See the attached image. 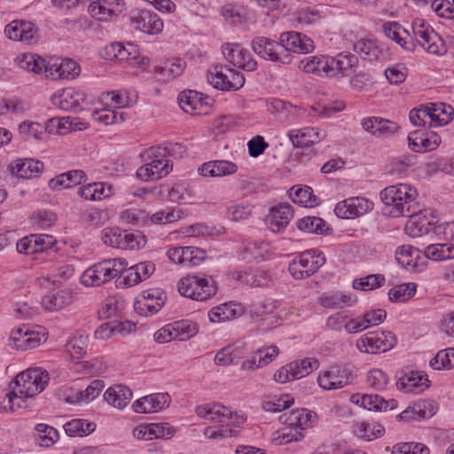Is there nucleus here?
I'll list each match as a JSON object with an SVG mask.
<instances>
[{
    "instance_id": "42",
    "label": "nucleus",
    "mask_w": 454,
    "mask_h": 454,
    "mask_svg": "<svg viewBox=\"0 0 454 454\" xmlns=\"http://www.w3.org/2000/svg\"><path fill=\"white\" fill-rule=\"evenodd\" d=\"M430 366L434 370L451 369L454 367V348L440 350L430 360Z\"/></svg>"
},
{
    "instance_id": "26",
    "label": "nucleus",
    "mask_w": 454,
    "mask_h": 454,
    "mask_svg": "<svg viewBox=\"0 0 454 454\" xmlns=\"http://www.w3.org/2000/svg\"><path fill=\"white\" fill-rule=\"evenodd\" d=\"M332 77L340 74L342 76L349 75L352 67L358 63V59L353 54L340 53L336 57H330Z\"/></svg>"
},
{
    "instance_id": "60",
    "label": "nucleus",
    "mask_w": 454,
    "mask_h": 454,
    "mask_svg": "<svg viewBox=\"0 0 454 454\" xmlns=\"http://www.w3.org/2000/svg\"><path fill=\"white\" fill-rule=\"evenodd\" d=\"M247 147L249 155L256 158L264 153L269 147V144L265 142L262 136L257 135L247 143Z\"/></svg>"
},
{
    "instance_id": "17",
    "label": "nucleus",
    "mask_w": 454,
    "mask_h": 454,
    "mask_svg": "<svg viewBox=\"0 0 454 454\" xmlns=\"http://www.w3.org/2000/svg\"><path fill=\"white\" fill-rule=\"evenodd\" d=\"M280 41L284 48L286 49V52L290 55L291 52L299 54L309 53L315 47L313 41L309 36L294 31L282 33L280 35Z\"/></svg>"
},
{
    "instance_id": "19",
    "label": "nucleus",
    "mask_w": 454,
    "mask_h": 454,
    "mask_svg": "<svg viewBox=\"0 0 454 454\" xmlns=\"http://www.w3.org/2000/svg\"><path fill=\"white\" fill-rule=\"evenodd\" d=\"M299 67L306 73L321 77H332L330 56H311L304 58Z\"/></svg>"
},
{
    "instance_id": "63",
    "label": "nucleus",
    "mask_w": 454,
    "mask_h": 454,
    "mask_svg": "<svg viewBox=\"0 0 454 454\" xmlns=\"http://www.w3.org/2000/svg\"><path fill=\"white\" fill-rule=\"evenodd\" d=\"M288 136L291 142L295 147H309V145L314 144V140L311 139V135L309 132L291 131L288 134Z\"/></svg>"
},
{
    "instance_id": "14",
    "label": "nucleus",
    "mask_w": 454,
    "mask_h": 454,
    "mask_svg": "<svg viewBox=\"0 0 454 454\" xmlns=\"http://www.w3.org/2000/svg\"><path fill=\"white\" fill-rule=\"evenodd\" d=\"M51 100L54 106L64 111L79 113L84 109L86 96L74 88H66L59 95H54Z\"/></svg>"
},
{
    "instance_id": "28",
    "label": "nucleus",
    "mask_w": 454,
    "mask_h": 454,
    "mask_svg": "<svg viewBox=\"0 0 454 454\" xmlns=\"http://www.w3.org/2000/svg\"><path fill=\"white\" fill-rule=\"evenodd\" d=\"M50 67H52V72L55 74L51 76L53 79H73L80 74L79 65L70 59H63L59 63L55 61L50 64Z\"/></svg>"
},
{
    "instance_id": "6",
    "label": "nucleus",
    "mask_w": 454,
    "mask_h": 454,
    "mask_svg": "<svg viewBox=\"0 0 454 454\" xmlns=\"http://www.w3.org/2000/svg\"><path fill=\"white\" fill-rule=\"evenodd\" d=\"M224 409V406L219 404H206L196 408V413L199 417L215 422V425L205 428L204 435L207 438L213 440L225 438L227 416L223 411Z\"/></svg>"
},
{
    "instance_id": "18",
    "label": "nucleus",
    "mask_w": 454,
    "mask_h": 454,
    "mask_svg": "<svg viewBox=\"0 0 454 454\" xmlns=\"http://www.w3.org/2000/svg\"><path fill=\"white\" fill-rule=\"evenodd\" d=\"M170 396L167 393L149 395L137 399L133 409L137 413L157 412L168 406Z\"/></svg>"
},
{
    "instance_id": "4",
    "label": "nucleus",
    "mask_w": 454,
    "mask_h": 454,
    "mask_svg": "<svg viewBox=\"0 0 454 454\" xmlns=\"http://www.w3.org/2000/svg\"><path fill=\"white\" fill-rule=\"evenodd\" d=\"M178 292L183 296L202 301L215 295L216 287L215 281L211 278L187 275L178 282Z\"/></svg>"
},
{
    "instance_id": "11",
    "label": "nucleus",
    "mask_w": 454,
    "mask_h": 454,
    "mask_svg": "<svg viewBox=\"0 0 454 454\" xmlns=\"http://www.w3.org/2000/svg\"><path fill=\"white\" fill-rule=\"evenodd\" d=\"M353 380V372L348 366L335 365L320 374L317 382L322 388L333 390L349 385Z\"/></svg>"
},
{
    "instance_id": "25",
    "label": "nucleus",
    "mask_w": 454,
    "mask_h": 454,
    "mask_svg": "<svg viewBox=\"0 0 454 454\" xmlns=\"http://www.w3.org/2000/svg\"><path fill=\"white\" fill-rule=\"evenodd\" d=\"M132 397L131 390L122 385L109 387L104 394V399L112 406L122 409Z\"/></svg>"
},
{
    "instance_id": "38",
    "label": "nucleus",
    "mask_w": 454,
    "mask_h": 454,
    "mask_svg": "<svg viewBox=\"0 0 454 454\" xmlns=\"http://www.w3.org/2000/svg\"><path fill=\"white\" fill-rule=\"evenodd\" d=\"M395 405V400L386 401L383 397L378 395H364L363 407L369 411H386L394 409Z\"/></svg>"
},
{
    "instance_id": "29",
    "label": "nucleus",
    "mask_w": 454,
    "mask_h": 454,
    "mask_svg": "<svg viewBox=\"0 0 454 454\" xmlns=\"http://www.w3.org/2000/svg\"><path fill=\"white\" fill-rule=\"evenodd\" d=\"M354 51L364 60H380L384 53L372 40L361 39L354 43Z\"/></svg>"
},
{
    "instance_id": "31",
    "label": "nucleus",
    "mask_w": 454,
    "mask_h": 454,
    "mask_svg": "<svg viewBox=\"0 0 454 454\" xmlns=\"http://www.w3.org/2000/svg\"><path fill=\"white\" fill-rule=\"evenodd\" d=\"M293 202L305 207H313L318 204V199L313 194V190L309 186L292 187L289 194Z\"/></svg>"
},
{
    "instance_id": "40",
    "label": "nucleus",
    "mask_w": 454,
    "mask_h": 454,
    "mask_svg": "<svg viewBox=\"0 0 454 454\" xmlns=\"http://www.w3.org/2000/svg\"><path fill=\"white\" fill-rule=\"evenodd\" d=\"M185 151V146L180 143H168L164 146L151 147V153L153 155L162 158L171 156L179 159L183 157Z\"/></svg>"
},
{
    "instance_id": "44",
    "label": "nucleus",
    "mask_w": 454,
    "mask_h": 454,
    "mask_svg": "<svg viewBox=\"0 0 454 454\" xmlns=\"http://www.w3.org/2000/svg\"><path fill=\"white\" fill-rule=\"evenodd\" d=\"M409 146L414 152H426L429 150L428 133L425 134L421 130H414L408 136Z\"/></svg>"
},
{
    "instance_id": "30",
    "label": "nucleus",
    "mask_w": 454,
    "mask_h": 454,
    "mask_svg": "<svg viewBox=\"0 0 454 454\" xmlns=\"http://www.w3.org/2000/svg\"><path fill=\"white\" fill-rule=\"evenodd\" d=\"M430 126H443L448 124L454 116V110L445 104H429Z\"/></svg>"
},
{
    "instance_id": "35",
    "label": "nucleus",
    "mask_w": 454,
    "mask_h": 454,
    "mask_svg": "<svg viewBox=\"0 0 454 454\" xmlns=\"http://www.w3.org/2000/svg\"><path fill=\"white\" fill-rule=\"evenodd\" d=\"M65 432L71 437L88 435L96 429V425L84 419H73L64 425Z\"/></svg>"
},
{
    "instance_id": "41",
    "label": "nucleus",
    "mask_w": 454,
    "mask_h": 454,
    "mask_svg": "<svg viewBox=\"0 0 454 454\" xmlns=\"http://www.w3.org/2000/svg\"><path fill=\"white\" fill-rule=\"evenodd\" d=\"M416 293V285L405 283L391 288L388 292L389 300L395 302H403L410 300Z\"/></svg>"
},
{
    "instance_id": "36",
    "label": "nucleus",
    "mask_w": 454,
    "mask_h": 454,
    "mask_svg": "<svg viewBox=\"0 0 454 454\" xmlns=\"http://www.w3.org/2000/svg\"><path fill=\"white\" fill-rule=\"evenodd\" d=\"M176 340L184 341L198 333L197 324L188 320L176 321L171 324Z\"/></svg>"
},
{
    "instance_id": "45",
    "label": "nucleus",
    "mask_w": 454,
    "mask_h": 454,
    "mask_svg": "<svg viewBox=\"0 0 454 454\" xmlns=\"http://www.w3.org/2000/svg\"><path fill=\"white\" fill-rule=\"evenodd\" d=\"M385 277L380 274H371L365 278L356 279L353 287L363 291L373 290L385 283Z\"/></svg>"
},
{
    "instance_id": "3",
    "label": "nucleus",
    "mask_w": 454,
    "mask_h": 454,
    "mask_svg": "<svg viewBox=\"0 0 454 454\" xmlns=\"http://www.w3.org/2000/svg\"><path fill=\"white\" fill-rule=\"evenodd\" d=\"M123 270L122 260H104L87 269L81 276V282L87 286H99L116 277H121Z\"/></svg>"
},
{
    "instance_id": "1",
    "label": "nucleus",
    "mask_w": 454,
    "mask_h": 454,
    "mask_svg": "<svg viewBox=\"0 0 454 454\" xmlns=\"http://www.w3.org/2000/svg\"><path fill=\"white\" fill-rule=\"evenodd\" d=\"M417 190L409 184L391 185L380 192V199L392 217L412 216L420 212Z\"/></svg>"
},
{
    "instance_id": "54",
    "label": "nucleus",
    "mask_w": 454,
    "mask_h": 454,
    "mask_svg": "<svg viewBox=\"0 0 454 454\" xmlns=\"http://www.w3.org/2000/svg\"><path fill=\"white\" fill-rule=\"evenodd\" d=\"M35 430L41 438L40 445L50 446L53 444L59 438L58 431L54 427L46 424L36 425Z\"/></svg>"
},
{
    "instance_id": "33",
    "label": "nucleus",
    "mask_w": 454,
    "mask_h": 454,
    "mask_svg": "<svg viewBox=\"0 0 454 454\" xmlns=\"http://www.w3.org/2000/svg\"><path fill=\"white\" fill-rule=\"evenodd\" d=\"M185 67V62L181 59H175L168 62L164 67H156L155 74L158 75L159 80L168 82L175 77L180 75Z\"/></svg>"
},
{
    "instance_id": "32",
    "label": "nucleus",
    "mask_w": 454,
    "mask_h": 454,
    "mask_svg": "<svg viewBox=\"0 0 454 454\" xmlns=\"http://www.w3.org/2000/svg\"><path fill=\"white\" fill-rule=\"evenodd\" d=\"M305 270L309 271V276L313 275L325 262V258L322 253L316 250L303 252L298 257Z\"/></svg>"
},
{
    "instance_id": "2",
    "label": "nucleus",
    "mask_w": 454,
    "mask_h": 454,
    "mask_svg": "<svg viewBox=\"0 0 454 454\" xmlns=\"http://www.w3.org/2000/svg\"><path fill=\"white\" fill-rule=\"evenodd\" d=\"M48 373L41 368H31L19 373L14 379L15 387L6 395L13 411L14 406H23L24 398L33 397L42 392L48 383Z\"/></svg>"
},
{
    "instance_id": "58",
    "label": "nucleus",
    "mask_w": 454,
    "mask_h": 454,
    "mask_svg": "<svg viewBox=\"0 0 454 454\" xmlns=\"http://www.w3.org/2000/svg\"><path fill=\"white\" fill-rule=\"evenodd\" d=\"M185 255L187 266H199L207 259V252L196 247H187Z\"/></svg>"
},
{
    "instance_id": "53",
    "label": "nucleus",
    "mask_w": 454,
    "mask_h": 454,
    "mask_svg": "<svg viewBox=\"0 0 454 454\" xmlns=\"http://www.w3.org/2000/svg\"><path fill=\"white\" fill-rule=\"evenodd\" d=\"M349 84L356 91H366L372 84V75L368 72L361 71L350 78Z\"/></svg>"
},
{
    "instance_id": "12",
    "label": "nucleus",
    "mask_w": 454,
    "mask_h": 454,
    "mask_svg": "<svg viewBox=\"0 0 454 454\" xmlns=\"http://www.w3.org/2000/svg\"><path fill=\"white\" fill-rule=\"evenodd\" d=\"M373 209V203L362 197L348 198L336 204L335 215L342 219L360 217Z\"/></svg>"
},
{
    "instance_id": "43",
    "label": "nucleus",
    "mask_w": 454,
    "mask_h": 454,
    "mask_svg": "<svg viewBox=\"0 0 454 454\" xmlns=\"http://www.w3.org/2000/svg\"><path fill=\"white\" fill-rule=\"evenodd\" d=\"M199 172L203 176H223L227 175V160H212L202 164Z\"/></svg>"
},
{
    "instance_id": "24",
    "label": "nucleus",
    "mask_w": 454,
    "mask_h": 454,
    "mask_svg": "<svg viewBox=\"0 0 454 454\" xmlns=\"http://www.w3.org/2000/svg\"><path fill=\"white\" fill-rule=\"evenodd\" d=\"M229 63L247 71L254 70L256 67V62L250 59L249 54L239 44L229 43Z\"/></svg>"
},
{
    "instance_id": "55",
    "label": "nucleus",
    "mask_w": 454,
    "mask_h": 454,
    "mask_svg": "<svg viewBox=\"0 0 454 454\" xmlns=\"http://www.w3.org/2000/svg\"><path fill=\"white\" fill-rule=\"evenodd\" d=\"M388 378L385 372L373 369L367 375L368 385L376 391L383 390L387 385Z\"/></svg>"
},
{
    "instance_id": "49",
    "label": "nucleus",
    "mask_w": 454,
    "mask_h": 454,
    "mask_svg": "<svg viewBox=\"0 0 454 454\" xmlns=\"http://www.w3.org/2000/svg\"><path fill=\"white\" fill-rule=\"evenodd\" d=\"M291 364H297V368H293L294 370H292V377L294 378V380L307 376L318 367V361L316 358H305L292 362Z\"/></svg>"
},
{
    "instance_id": "61",
    "label": "nucleus",
    "mask_w": 454,
    "mask_h": 454,
    "mask_svg": "<svg viewBox=\"0 0 454 454\" xmlns=\"http://www.w3.org/2000/svg\"><path fill=\"white\" fill-rule=\"evenodd\" d=\"M105 387V384L100 380H93L85 390L82 391L83 403H89L98 397Z\"/></svg>"
},
{
    "instance_id": "57",
    "label": "nucleus",
    "mask_w": 454,
    "mask_h": 454,
    "mask_svg": "<svg viewBox=\"0 0 454 454\" xmlns=\"http://www.w3.org/2000/svg\"><path fill=\"white\" fill-rule=\"evenodd\" d=\"M278 348L276 345H271L267 348H258L254 355H259L257 366L263 367L273 361V359L278 355Z\"/></svg>"
},
{
    "instance_id": "47",
    "label": "nucleus",
    "mask_w": 454,
    "mask_h": 454,
    "mask_svg": "<svg viewBox=\"0 0 454 454\" xmlns=\"http://www.w3.org/2000/svg\"><path fill=\"white\" fill-rule=\"evenodd\" d=\"M145 244V236L143 235L140 231L129 232L125 231V233H123L121 249L138 250L144 247Z\"/></svg>"
},
{
    "instance_id": "10",
    "label": "nucleus",
    "mask_w": 454,
    "mask_h": 454,
    "mask_svg": "<svg viewBox=\"0 0 454 454\" xmlns=\"http://www.w3.org/2000/svg\"><path fill=\"white\" fill-rule=\"evenodd\" d=\"M150 161L139 167L137 176L142 181H155L168 176L173 168L170 160L162 157H155L151 153V148L147 151Z\"/></svg>"
},
{
    "instance_id": "16",
    "label": "nucleus",
    "mask_w": 454,
    "mask_h": 454,
    "mask_svg": "<svg viewBox=\"0 0 454 454\" xmlns=\"http://www.w3.org/2000/svg\"><path fill=\"white\" fill-rule=\"evenodd\" d=\"M165 302V295L159 289L145 291L135 302V309L141 316H152L157 313Z\"/></svg>"
},
{
    "instance_id": "64",
    "label": "nucleus",
    "mask_w": 454,
    "mask_h": 454,
    "mask_svg": "<svg viewBox=\"0 0 454 454\" xmlns=\"http://www.w3.org/2000/svg\"><path fill=\"white\" fill-rule=\"evenodd\" d=\"M36 243L35 238L29 235L20 239L16 244V249L20 254H35V244Z\"/></svg>"
},
{
    "instance_id": "7",
    "label": "nucleus",
    "mask_w": 454,
    "mask_h": 454,
    "mask_svg": "<svg viewBox=\"0 0 454 454\" xmlns=\"http://www.w3.org/2000/svg\"><path fill=\"white\" fill-rule=\"evenodd\" d=\"M253 51L261 58L289 64L292 61V56L286 52V49L282 45V42L271 40L264 36H257L252 41Z\"/></svg>"
},
{
    "instance_id": "62",
    "label": "nucleus",
    "mask_w": 454,
    "mask_h": 454,
    "mask_svg": "<svg viewBox=\"0 0 454 454\" xmlns=\"http://www.w3.org/2000/svg\"><path fill=\"white\" fill-rule=\"evenodd\" d=\"M152 439L170 438L174 433V427L168 423L151 424Z\"/></svg>"
},
{
    "instance_id": "34",
    "label": "nucleus",
    "mask_w": 454,
    "mask_h": 454,
    "mask_svg": "<svg viewBox=\"0 0 454 454\" xmlns=\"http://www.w3.org/2000/svg\"><path fill=\"white\" fill-rule=\"evenodd\" d=\"M320 304L328 309H343L351 306L355 302V299L351 295L342 293L324 294L320 298Z\"/></svg>"
},
{
    "instance_id": "22",
    "label": "nucleus",
    "mask_w": 454,
    "mask_h": 454,
    "mask_svg": "<svg viewBox=\"0 0 454 454\" xmlns=\"http://www.w3.org/2000/svg\"><path fill=\"white\" fill-rule=\"evenodd\" d=\"M428 380L419 372L411 371L400 377L396 382L397 388L407 393H420L428 387Z\"/></svg>"
},
{
    "instance_id": "39",
    "label": "nucleus",
    "mask_w": 454,
    "mask_h": 454,
    "mask_svg": "<svg viewBox=\"0 0 454 454\" xmlns=\"http://www.w3.org/2000/svg\"><path fill=\"white\" fill-rule=\"evenodd\" d=\"M297 227L302 231L317 234L325 233L328 230L325 222L317 216H307L300 219L297 222Z\"/></svg>"
},
{
    "instance_id": "23",
    "label": "nucleus",
    "mask_w": 454,
    "mask_h": 454,
    "mask_svg": "<svg viewBox=\"0 0 454 454\" xmlns=\"http://www.w3.org/2000/svg\"><path fill=\"white\" fill-rule=\"evenodd\" d=\"M178 104L184 112L192 115L202 114L206 105L201 96L195 90H184L178 95Z\"/></svg>"
},
{
    "instance_id": "15",
    "label": "nucleus",
    "mask_w": 454,
    "mask_h": 454,
    "mask_svg": "<svg viewBox=\"0 0 454 454\" xmlns=\"http://www.w3.org/2000/svg\"><path fill=\"white\" fill-rule=\"evenodd\" d=\"M411 219L405 224L406 232L412 237L427 233L437 223L435 213L430 209H421L420 212L409 216Z\"/></svg>"
},
{
    "instance_id": "37",
    "label": "nucleus",
    "mask_w": 454,
    "mask_h": 454,
    "mask_svg": "<svg viewBox=\"0 0 454 454\" xmlns=\"http://www.w3.org/2000/svg\"><path fill=\"white\" fill-rule=\"evenodd\" d=\"M71 301L70 294L66 291H59L43 297L42 304L45 309L53 311L60 310Z\"/></svg>"
},
{
    "instance_id": "50",
    "label": "nucleus",
    "mask_w": 454,
    "mask_h": 454,
    "mask_svg": "<svg viewBox=\"0 0 454 454\" xmlns=\"http://www.w3.org/2000/svg\"><path fill=\"white\" fill-rule=\"evenodd\" d=\"M249 19L247 7L244 5L231 6L229 4V20H231V24L247 27Z\"/></svg>"
},
{
    "instance_id": "48",
    "label": "nucleus",
    "mask_w": 454,
    "mask_h": 454,
    "mask_svg": "<svg viewBox=\"0 0 454 454\" xmlns=\"http://www.w3.org/2000/svg\"><path fill=\"white\" fill-rule=\"evenodd\" d=\"M223 65L211 67L207 71V79L215 89L225 90H227V76L223 74Z\"/></svg>"
},
{
    "instance_id": "8",
    "label": "nucleus",
    "mask_w": 454,
    "mask_h": 454,
    "mask_svg": "<svg viewBox=\"0 0 454 454\" xmlns=\"http://www.w3.org/2000/svg\"><path fill=\"white\" fill-rule=\"evenodd\" d=\"M36 330H32L28 325H23L13 330L10 335V345L19 350H27L38 347L41 343L45 342V329L36 326Z\"/></svg>"
},
{
    "instance_id": "56",
    "label": "nucleus",
    "mask_w": 454,
    "mask_h": 454,
    "mask_svg": "<svg viewBox=\"0 0 454 454\" xmlns=\"http://www.w3.org/2000/svg\"><path fill=\"white\" fill-rule=\"evenodd\" d=\"M264 251H266V245L263 242L249 243L244 247L242 259L247 261L262 259Z\"/></svg>"
},
{
    "instance_id": "13",
    "label": "nucleus",
    "mask_w": 454,
    "mask_h": 454,
    "mask_svg": "<svg viewBox=\"0 0 454 454\" xmlns=\"http://www.w3.org/2000/svg\"><path fill=\"white\" fill-rule=\"evenodd\" d=\"M129 19L135 29L147 34H157L163 28V22L159 16L147 10H132Z\"/></svg>"
},
{
    "instance_id": "9",
    "label": "nucleus",
    "mask_w": 454,
    "mask_h": 454,
    "mask_svg": "<svg viewBox=\"0 0 454 454\" xmlns=\"http://www.w3.org/2000/svg\"><path fill=\"white\" fill-rule=\"evenodd\" d=\"M395 336L391 332L368 333L356 341V348L364 353L386 352L395 344Z\"/></svg>"
},
{
    "instance_id": "59",
    "label": "nucleus",
    "mask_w": 454,
    "mask_h": 454,
    "mask_svg": "<svg viewBox=\"0 0 454 454\" xmlns=\"http://www.w3.org/2000/svg\"><path fill=\"white\" fill-rule=\"evenodd\" d=\"M430 108L429 105L421 106L419 108H414L410 112V121L415 126H425L427 123V118L430 119Z\"/></svg>"
},
{
    "instance_id": "52",
    "label": "nucleus",
    "mask_w": 454,
    "mask_h": 454,
    "mask_svg": "<svg viewBox=\"0 0 454 454\" xmlns=\"http://www.w3.org/2000/svg\"><path fill=\"white\" fill-rule=\"evenodd\" d=\"M94 119L106 125L114 124L116 122L124 121V115L116 110L101 109L95 111L93 114Z\"/></svg>"
},
{
    "instance_id": "46",
    "label": "nucleus",
    "mask_w": 454,
    "mask_h": 454,
    "mask_svg": "<svg viewBox=\"0 0 454 454\" xmlns=\"http://www.w3.org/2000/svg\"><path fill=\"white\" fill-rule=\"evenodd\" d=\"M43 133V127L35 121H24L19 125V135L24 140H29L31 137L40 139Z\"/></svg>"
},
{
    "instance_id": "5",
    "label": "nucleus",
    "mask_w": 454,
    "mask_h": 454,
    "mask_svg": "<svg viewBox=\"0 0 454 454\" xmlns=\"http://www.w3.org/2000/svg\"><path fill=\"white\" fill-rule=\"evenodd\" d=\"M412 34L419 44L427 51L442 55L446 47L442 37L424 20L415 19L411 24Z\"/></svg>"
},
{
    "instance_id": "20",
    "label": "nucleus",
    "mask_w": 454,
    "mask_h": 454,
    "mask_svg": "<svg viewBox=\"0 0 454 454\" xmlns=\"http://www.w3.org/2000/svg\"><path fill=\"white\" fill-rule=\"evenodd\" d=\"M88 11L92 18L107 21L121 12L120 0H98L89 5Z\"/></svg>"
},
{
    "instance_id": "27",
    "label": "nucleus",
    "mask_w": 454,
    "mask_h": 454,
    "mask_svg": "<svg viewBox=\"0 0 454 454\" xmlns=\"http://www.w3.org/2000/svg\"><path fill=\"white\" fill-rule=\"evenodd\" d=\"M43 163L40 160L25 159L16 162L13 171L18 177L30 179L37 176L43 169Z\"/></svg>"
},
{
    "instance_id": "21",
    "label": "nucleus",
    "mask_w": 454,
    "mask_h": 454,
    "mask_svg": "<svg viewBox=\"0 0 454 454\" xmlns=\"http://www.w3.org/2000/svg\"><path fill=\"white\" fill-rule=\"evenodd\" d=\"M19 67L28 72L35 74H41L44 72L47 76H54L52 67H50V63L46 64V61L40 56L33 53H24L19 56L16 59Z\"/></svg>"
},
{
    "instance_id": "51",
    "label": "nucleus",
    "mask_w": 454,
    "mask_h": 454,
    "mask_svg": "<svg viewBox=\"0 0 454 454\" xmlns=\"http://www.w3.org/2000/svg\"><path fill=\"white\" fill-rule=\"evenodd\" d=\"M123 233L125 231L119 228H106L102 231L101 239L106 245L121 249Z\"/></svg>"
}]
</instances>
